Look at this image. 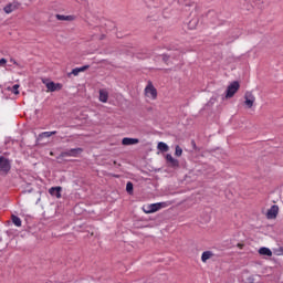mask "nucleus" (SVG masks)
I'll return each mask as SVG.
<instances>
[{
    "label": "nucleus",
    "instance_id": "1",
    "mask_svg": "<svg viewBox=\"0 0 283 283\" xmlns=\"http://www.w3.org/2000/svg\"><path fill=\"white\" fill-rule=\"evenodd\" d=\"M144 94L148 101H156V98H158V90H156V86H154V83L151 82L147 83Z\"/></svg>",
    "mask_w": 283,
    "mask_h": 283
},
{
    "label": "nucleus",
    "instance_id": "2",
    "mask_svg": "<svg viewBox=\"0 0 283 283\" xmlns=\"http://www.w3.org/2000/svg\"><path fill=\"white\" fill-rule=\"evenodd\" d=\"M244 101H243V105L245 109H253V107H255V94H253V92L248 91L245 92L244 96H243Z\"/></svg>",
    "mask_w": 283,
    "mask_h": 283
},
{
    "label": "nucleus",
    "instance_id": "3",
    "mask_svg": "<svg viewBox=\"0 0 283 283\" xmlns=\"http://www.w3.org/2000/svg\"><path fill=\"white\" fill-rule=\"evenodd\" d=\"M240 90V83L239 82H232L226 91V98H233L235 96V93Z\"/></svg>",
    "mask_w": 283,
    "mask_h": 283
},
{
    "label": "nucleus",
    "instance_id": "4",
    "mask_svg": "<svg viewBox=\"0 0 283 283\" xmlns=\"http://www.w3.org/2000/svg\"><path fill=\"white\" fill-rule=\"evenodd\" d=\"M277 213H280V208L277 206H272L266 213V218L269 220H275L277 218Z\"/></svg>",
    "mask_w": 283,
    "mask_h": 283
},
{
    "label": "nucleus",
    "instance_id": "5",
    "mask_svg": "<svg viewBox=\"0 0 283 283\" xmlns=\"http://www.w3.org/2000/svg\"><path fill=\"white\" fill-rule=\"evenodd\" d=\"M45 85L48 92H59L60 90H63V85L60 83L48 82Z\"/></svg>",
    "mask_w": 283,
    "mask_h": 283
},
{
    "label": "nucleus",
    "instance_id": "6",
    "mask_svg": "<svg viewBox=\"0 0 283 283\" xmlns=\"http://www.w3.org/2000/svg\"><path fill=\"white\" fill-rule=\"evenodd\" d=\"M80 154H83V148H73V149L66 150L62 153V156H71L73 158H76V156H80Z\"/></svg>",
    "mask_w": 283,
    "mask_h": 283
},
{
    "label": "nucleus",
    "instance_id": "7",
    "mask_svg": "<svg viewBox=\"0 0 283 283\" xmlns=\"http://www.w3.org/2000/svg\"><path fill=\"white\" fill-rule=\"evenodd\" d=\"M0 171H4V172L10 171V161L2 156H0Z\"/></svg>",
    "mask_w": 283,
    "mask_h": 283
},
{
    "label": "nucleus",
    "instance_id": "8",
    "mask_svg": "<svg viewBox=\"0 0 283 283\" xmlns=\"http://www.w3.org/2000/svg\"><path fill=\"white\" fill-rule=\"evenodd\" d=\"M98 101L99 103H107L109 101V92L106 88L99 90Z\"/></svg>",
    "mask_w": 283,
    "mask_h": 283
},
{
    "label": "nucleus",
    "instance_id": "9",
    "mask_svg": "<svg viewBox=\"0 0 283 283\" xmlns=\"http://www.w3.org/2000/svg\"><path fill=\"white\" fill-rule=\"evenodd\" d=\"M144 213H156L159 211L158 203H151L143 208Z\"/></svg>",
    "mask_w": 283,
    "mask_h": 283
},
{
    "label": "nucleus",
    "instance_id": "10",
    "mask_svg": "<svg viewBox=\"0 0 283 283\" xmlns=\"http://www.w3.org/2000/svg\"><path fill=\"white\" fill-rule=\"evenodd\" d=\"M140 140L138 138H130L126 137L122 139V145L129 146V145H138Z\"/></svg>",
    "mask_w": 283,
    "mask_h": 283
},
{
    "label": "nucleus",
    "instance_id": "11",
    "mask_svg": "<svg viewBox=\"0 0 283 283\" xmlns=\"http://www.w3.org/2000/svg\"><path fill=\"white\" fill-rule=\"evenodd\" d=\"M166 160L170 165V167H178L180 163L178 159L174 158L170 154L166 155Z\"/></svg>",
    "mask_w": 283,
    "mask_h": 283
},
{
    "label": "nucleus",
    "instance_id": "12",
    "mask_svg": "<svg viewBox=\"0 0 283 283\" xmlns=\"http://www.w3.org/2000/svg\"><path fill=\"white\" fill-rule=\"evenodd\" d=\"M61 191H62V188L61 187H52L50 190H49V193L51 196H53L54 198H61Z\"/></svg>",
    "mask_w": 283,
    "mask_h": 283
},
{
    "label": "nucleus",
    "instance_id": "13",
    "mask_svg": "<svg viewBox=\"0 0 283 283\" xmlns=\"http://www.w3.org/2000/svg\"><path fill=\"white\" fill-rule=\"evenodd\" d=\"M55 19H57V21H74V19H76V17H74V15L56 14Z\"/></svg>",
    "mask_w": 283,
    "mask_h": 283
},
{
    "label": "nucleus",
    "instance_id": "14",
    "mask_svg": "<svg viewBox=\"0 0 283 283\" xmlns=\"http://www.w3.org/2000/svg\"><path fill=\"white\" fill-rule=\"evenodd\" d=\"M211 258H213V252L211 251H205L201 254V262L206 263L208 260H211Z\"/></svg>",
    "mask_w": 283,
    "mask_h": 283
},
{
    "label": "nucleus",
    "instance_id": "15",
    "mask_svg": "<svg viewBox=\"0 0 283 283\" xmlns=\"http://www.w3.org/2000/svg\"><path fill=\"white\" fill-rule=\"evenodd\" d=\"M85 70H87V66H82V67H76L73 69L71 73H69V76H78V74H81V72H85Z\"/></svg>",
    "mask_w": 283,
    "mask_h": 283
},
{
    "label": "nucleus",
    "instance_id": "16",
    "mask_svg": "<svg viewBox=\"0 0 283 283\" xmlns=\"http://www.w3.org/2000/svg\"><path fill=\"white\" fill-rule=\"evenodd\" d=\"M259 254L260 255H266L268 258H271V255H273V252L269 248H261L259 250Z\"/></svg>",
    "mask_w": 283,
    "mask_h": 283
},
{
    "label": "nucleus",
    "instance_id": "17",
    "mask_svg": "<svg viewBox=\"0 0 283 283\" xmlns=\"http://www.w3.org/2000/svg\"><path fill=\"white\" fill-rule=\"evenodd\" d=\"M157 149H159V151H169V146L166 143L160 142L157 145Z\"/></svg>",
    "mask_w": 283,
    "mask_h": 283
},
{
    "label": "nucleus",
    "instance_id": "18",
    "mask_svg": "<svg viewBox=\"0 0 283 283\" xmlns=\"http://www.w3.org/2000/svg\"><path fill=\"white\" fill-rule=\"evenodd\" d=\"M56 134V130H53V132H44L42 134L39 135V138L42 139V138H50V136H54Z\"/></svg>",
    "mask_w": 283,
    "mask_h": 283
},
{
    "label": "nucleus",
    "instance_id": "19",
    "mask_svg": "<svg viewBox=\"0 0 283 283\" xmlns=\"http://www.w3.org/2000/svg\"><path fill=\"white\" fill-rule=\"evenodd\" d=\"M17 10V7L14 4H8L4 7L6 14H11V12H14Z\"/></svg>",
    "mask_w": 283,
    "mask_h": 283
},
{
    "label": "nucleus",
    "instance_id": "20",
    "mask_svg": "<svg viewBox=\"0 0 283 283\" xmlns=\"http://www.w3.org/2000/svg\"><path fill=\"white\" fill-rule=\"evenodd\" d=\"M171 205V202L169 201H164V202H157V207L160 211V209H167V207H169Z\"/></svg>",
    "mask_w": 283,
    "mask_h": 283
},
{
    "label": "nucleus",
    "instance_id": "21",
    "mask_svg": "<svg viewBox=\"0 0 283 283\" xmlns=\"http://www.w3.org/2000/svg\"><path fill=\"white\" fill-rule=\"evenodd\" d=\"M12 222L15 224V227H21V218L12 216Z\"/></svg>",
    "mask_w": 283,
    "mask_h": 283
},
{
    "label": "nucleus",
    "instance_id": "22",
    "mask_svg": "<svg viewBox=\"0 0 283 283\" xmlns=\"http://www.w3.org/2000/svg\"><path fill=\"white\" fill-rule=\"evenodd\" d=\"M9 92H12V94L18 95L19 94V84H15L11 88H9Z\"/></svg>",
    "mask_w": 283,
    "mask_h": 283
},
{
    "label": "nucleus",
    "instance_id": "23",
    "mask_svg": "<svg viewBox=\"0 0 283 283\" xmlns=\"http://www.w3.org/2000/svg\"><path fill=\"white\" fill-rule=\"evenodd\" d=\"M175 156H182V148H180V146H176L175 148Z\"/></svg>",
    "mask_w": 283,
    "mask_h": 283
},
{
    "label": "nucleus",
    "instance_id": "24",
    "mask_svg": "<svg viewBox=\"0 0 283 283\" xmlns=\"http://www.w3.org/2000/svg\"><path fill=\"white\" fill-rule=\"evenodd\" d=\"M126 191L128 193H132L134 191V185L132 182H127L126 185Z\"/></svg>",
    "mask_w": 283,
    "mask_h": 283
},
{
    "label": "nucleus",
    "instance_id": "25",
    "mask_svg": "<svg viewBox=\"0 0 283 283\" xmlns=\"http://www.w3.org/2000/svg\"><path fill=\"white\" fill-rule=\"evenodd\" d=\"M8 63V60H6V59H1L0 60V67H6V64Z\"/></svg>",
    "mask_w": 283,
    "mask_h": 283
},
{
    "label": "nucleus",
    "instance_id": "26",
    "mask_svg": "<svg viewBox=\"0 0 283 283\" xmlns=\"http://www.w3.org/2000/svg\"><path fill=\"white\" fill-rule=\"evenodd\" d=\"M189 28L190 30H193V28H196V20L189 22Z\"/></svg>",
    "mask_w": 283,
    "mask_h": 283
},
{
    "label": "nucleus",
    "instance_id": "27",
    "mask_svg": "<svg viewBox=\"0 0 283 283\" xmlns=\"http://www.w3.org/2000/svg\"><path fill=\"white\" fill-rule=\"evenodd\" d=\"M10 62L13 63V65H17V60L11 59Z\"/></svg>",
    "mask_w": 283,
    "mask_h": 283
}]
</instances>
